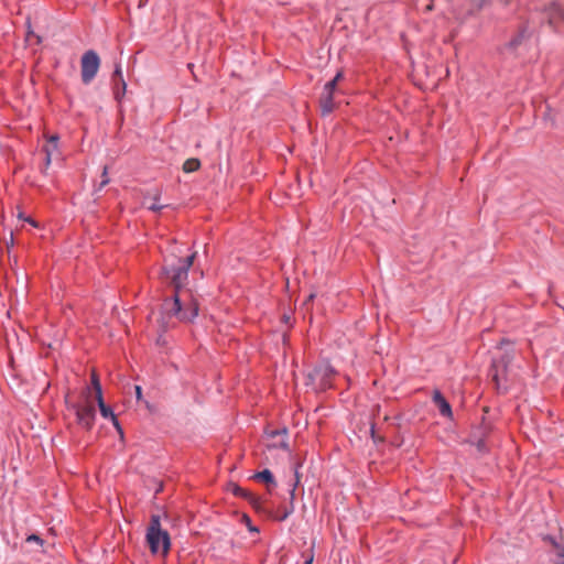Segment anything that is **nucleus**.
Instances as JSON below:
<instances>
[{"instance_id": "f257e3e1", "label": "nucleus", "mask_w": 564, "mask_h": 564, "mask_svg": "<svg viewBox=\"0 0 564 564\" xmlns=\"http://www.w3.org/2000/svg\"><path fill=\"white\" fill-rule=\"evenodd\" d=\"M197 252L194 251L185 258L172 254L166 257L162 267V276L174 289L171 299H166L163 308L169 316H175L180 322L192 323L198 316V299L188 289H184L188 279V271L193 265Z\"/></svg>"}, {"instance_id": "f03ea898", "label": "nucleus", "mask_w": 564, "mask_h": 564, "mask_svg": "<svg viewBox=\"0 0 564 564\" xmlns=\"http://www.w3.org/2000/svg\"><path fill=\"white\" fill-rule=\"evenodd\" d=\"M147 542L153 554L159 552L166 554L170 550V535L167 531L161 528L159 516L151 517L150 525L147 530Z\"/></svg>"}, {"instance_id": "7ed1b4c3", "label": "nucleus", "mask_w": 564, "mask_h": 564, "mask_svg": "<svg viewBox=\"0 0 564 564\" xmlns=\"http://www.w3.org/2000/svg\"><path fill=\"white\" fill-rule=\"evenodd\" d=\"M100 66V58L94 50L85 52L80 59L82 82L88 85L96 77Z\"/></svg>"}, {"instance_id": "20e7f679", "label": "nucleus", "mask_w": 564, "mask_h": 564, "mask_svg": "<svg viewBox=\"0 0 564 564\" xmlns=\"http://www.w3.org/2000/svg\"><path fill=\"white\" fill-rule=\"evenodd\" d=\"M72 409L75 412L77 424L86 431H90L95 424L96 409L89 402L75 403Z\"/></svg>"}, {"instance_id": "39448f33", "label": "nucleus", "mask_w": 564, "mask_h": 564, "mask_svg": "<svg viewBox=\"0 0 564 564\" xmlns=\"http://www.w3.org/2000/svg\"><path fill=\"white\" fill-rule=\"evenodd\" d=\"M111 84L115 99L120 102L127 91V83L123 78L120 63L115 65V70L111 76Z\"/></svg>"}, {"instance_id": "423d86ee", "label": "nucleus", "mask_w": 564, "mask_h": 564, "mask_svg": "<svg viewBox=\"0 0 564 564\" xmlns=\"http://www.w3.org/2000/svg\"><path fill=\"white\" fill-rule=\"evenodd\" d=\"M335 370L332 366L325 365L321 367L314 368V370L310 373V378L312 380L318 379L322 389L330 388V379L334 376Z\"/></svg>"}, {"instance_id": "0eeeda50", "label": "nucleus", "mask_w": 564, "mask_h": 564, "mask_svg": "<svg viewBox=\"0 0 564 564\" xmlns=\"http://www.w3.org/2000/svg\"><path fill=\"white\" fill-rule=\"evenodd\" d=\"M506 370H507V361H506L505 357H502L500 359L492 360V364L490 367V376H491L492 380L495 381L498 390L501 389L500 379L505 375Z\"/></svg>"}, {"instance_id": "6e6552de", "label": "nucleus", "mask_w": 564, "mask_h": 564, "mask_svg": "<svg viewBox=\"0 0 564 564\" xmlns=\"http://www.w3.org/2000/svg\"><path fill=\"white\" fill-rule=\"evenodd\" d=\"M432 401L438 408L440 414L444 417L452 419L453 411L448 401L444 398L441 391L435 390L432 395Z\"/></svg>"}, {"instance_id": "1a4fd4ad", "label": "nucleus", "mask_w": 564, "mask_h": 564, "mask_svg": "<svg viewBox=\"0 0 564 564\" xmlns=\"http://www.w3.org/2000/svg\"><path fill=\"white\" fill-rule=\"evenodd\" d=\"M300 482V474L297 467L295 468V480L290 489V506L284 508L283 512H280L279 516L275 517L278 521H284L294 512V498H295V489Z\"/></svg>"}, {"instance_id": "9d476101", "label": "nucleus", "mask_w": 564, "mask_h": 564, "mask_svg": "<svg viewBox=\"0 0 564 564\" xmlns=\"http://www.w3.org/2000/svg\"><path fill=\"white\" fill-rule=\"evenodd\" d=\"M232 494L237 497L245 498L256 510H260L261 501L260 498L248 491L247 489L234 485Z\"/></svg>"}, {"instance_id": "9b49d317", "label": "nucleus", "mask_w": 564, "mask_h": 564, "mask_svg": "<svg viewBox=\"0 0 564 564\" xmlns=\"http://www.w3.org/2000/svg\"><path fill=\"white\" fill-rule=\"evenodd\" d=\"M490 432H491L490 422H487L485 419H482V421L479 425L474 426L471 429L468 441L486 440L487 436L490 434Z\"/></svg>"}, {"instance_id": "f8f14e48", "label": "nucleus", "mask_w": 564, "mask_h": 564, "mask_svg": "<svg viewBox=\"0 0 564 564\" xmlns=\"http://www.w3.org/2000/svg\"><path fill=\"white\" fill-rule=\"evenodd\" d=\"M319 106L322 116H327L333 112L335 108L334 94L323 91L319 98Z\"/></svg>"}, {"instance_id": "ddd939ff", "label": "nucleus", "mask_w": 564, "mask_h": 564, "mask_svg": "<svg viewBox=\"0 0 564 564\" xmlns=\"http://www.w3.org/2000/svg\"><path fill=\"white\" fill-rule=\"evenodd\" d=\"M253 479L262 481V482L267 484L268 486H272V487L276 486V481H275L274 476L270 469H263L262 471L254 474Z\"/></svg>"}, {"instance_id": "4468645a", "label": "nucleus", "mask_w": 564, "mask_h": 564, "mask_svg": "<svg viewBox=\"0 0 564 564\" xmlns=\"http://www.w3.org/2000/svg\"><path fill=\"white\" fill-rule=\"evenodd\" d=\"M57 141H58L57 135L51 137L48 140V144L45 145L43 149L45 152V169H47L48 165L51 164L52 152L57 149Z\"/></svg>"}, {"instance_id": "2eb2a0df", "label": "nucleus", "mask_w": 564, "mask_h": 564, "mask_svg": "<svg viewBox=\"0 0 564 564\" xmlns=\"http://www.w3.org/2000/svg\"><path fill=\"white\" fill-rule=\"evenodd\" d=\"M527 28L523 26L519 30L518 34L514 35L507 44V46L510 48V50H516L519 45H521V43L523 42V40L527 37Z\"/></svg>"}, {"instance_id": "dca6fc26", "label": "nucleus", "mask_w": 564, "mask_h": 564, "mask_svg": "<svg viewBox=\"0 0 564 564\" xmlns=\"http://www.w3.org/2000/svg\"><path fill=\"white\" fill-rule=\"evenodd\" d=\"M96 401L101 416L105 419L115 420L116 414L113 413L112 409L105 403L104 398L97 399Z\"/></svg>"}, {"instance_id": "f3484780", "label": "nucleus", "mask_w": 564, "mask_h": 564, "mask_svg": "<svg viewBox=\"0 0 564 564\" xmlns=\"http://www.w3.org/2000/svg\"><path fill=\"white\" fill-rule=\"evenodd\" d=\"M200 167V161L195 158L187 159L183 164V171L185 173H192Z\"/></svg>"}, {"instance_id": "a211bd4d", "label": "nucleus", "mask_w": 564, "mask_h": 564, "mask_svg": "<svg viewBox=\"0 0 564 564\" xmlns=\"http://www.w3.org/2000/svg\"><path fill=\"white\" fill-rule=\"evenodd\" d=\"M341 77L343 73L338 72L332 80L325 84L323 91L334 94L336 85Z\"/></svg>"}, {"instance_id": "6ab92c4d", "label": "nucleus", "mask_w": 564, "mask_h": 564, "mask_svg": "<svg viewBox=\"0 0 564 564\" xmlns=\"http://www.w3.org/2000/svg\"><path fill=\"white\" fill-rule=\"evenodd\" d=\"M91 386H93V389L95 391L96 400L100 399V398H104L102 397V389H101L100 381L98 379V376L95 372L91 375Z\"/></svg>"}, {"instance_id": "aec40b11", "label": "nucleus", "mask_w": 564, "mask_h": 564, "mask_svg": "<svg viewBox=\"0 0 564 564\" xmlns=\"http://www.w3.org/2000/svg\"><path fill=\"white\" fill-rule=\"evenodd\" d=\"M470 444L475 445L479 453H486L488 451L486 440H475L468 441Z\"/></svg>"}, {"instance_id": "412c9836", "label": "nucleus", "mask_w": 564, "mask_h": 564, "mask_svg": "<svg viewBox=\"0 0 564 564\" xmlns=\"http://www.w3.org/2000/svg\"><path fill=\"white\" fill-rule=\"evenodd\" d=\"M25 541H26L28 543L35 542L36 544H39V546H43V544H44L43 539H42L40 535H37V534H30V535L25 539Z\"/></svg>"}, {"instance_id": "4be33fe9", "label": "nucleus", "mask_w": 564, "mask_h": 564, "mask_svg": "<svg viewBox=\"0 0 564 564\" xmlns=\"http://www.w3.org/2000/svg\"><path fill=\"white\" fill-rule=\"evenodd\" d=\"M288 434V429L286 427H283L281 430H273V431H270L268 432V436L271 437V438H275L276 436H280V435H286Z\"/></svg>"}, {"instance_id": "5701e85b", "label": "nucleus", "mask_w": 564, "mask_h": 564, "mask_svg": "<svg viewBox=\"0 0 564 564\" xmlns=\"http://www.w3.org/2000/svg\"><path fill=\"white\" fill-rule=\"evenodd\" d=\"M158 199H159V197H158V196H155V197H154V202H153V203L148 207L150 210H152V212H154V213H159V212H161V210L165 207L164 205H160V204H158V203H156V202H158Z\"/></svg>"}, {"instance_id": "b1692460", "label": "nucleus", "mask_w": 564, "mask_h": 564, "mask_svg": "<svg viewBox=\"0 0 564 564\" xmlns=\"http://www.w3.org/2000/svg\"><path fill=\"white\" fill-rule=\"evenodd\" d=\"M242 520L245 521V523H246V525L248 527V530H249L250 532H259V529H258L257 527L252 525V523H251V520H250L249 516L243 514V516H242Z\"/></svg>"}, {"instance_id": "393cba45", "label": "nucleus", "mask_w": 564, "mask_h": 564, "mask_svg": "<svg viewBox=\"0 0 564 564\" xmlns=\"http://www.w3.org/2000/svg\"><path fill=\"white\" fill-rule=\"evenodd\" d=\"M272 447L281 448L283 451H289V443H288L286 438H282L279 443H274L272 445Z\"/></svg>"}, {"instance_id": "a878e982", "label": "nucleus", "mask_w": 564, "mask_h": 564, "mask_svg": "<svg viewBox=\"0 0 564 564\" xmlns=\"http://www.w3.org/2000/svg\"><path fill=\"white\" fill-rule=\"evenodd\" d=\"M557 556L562 560L561 564H564V545L558 543V546L554 547Z\"/></svg>"}, {"instance_id": "bb28decb", "label": "nucleus", "mask_w": 564, "mask_h": 564, "mask_svg": "<svg viewBox=\"0 0 564 564\" xmlns=\"http://www.w3.org/2000/svg\"><path fill=\"white\" fill-rule=\"evenodd\" d=\"M108 183H109V178L107 176V166H105L104 172H102V180L99 184V189L102 188L104 186H106Z\"/></svg>"}, {"instance_id": "cd10ccee", "label": "nucleus", "mask_w": 564, "mask_h": 564, "mask_svg": "<svg viewBox=\"0 0 564 564\" xmlns=\"http://www.w3.org/2000/svg\"><path fill=\"white\" fill-rule=\"evenodd\" d=\"M543 540L547 543H550L553 547L558 546L557 540L552 535H546L543 538Z\"/></svg>"}, {"instance_id": "c85d7f7f", "label": "nucleus", "mask_w": 564, "mask_h": 564, "mask_svg": "<svg viewBox=\"0 0 564 564\" xmlns=\"http://www.w3.org/2000/svg\"><path fill=\"white\" fill-rule=\"evenodd\" d=\"M111 422H112L113 426L116 427V430L118 431V433H119L121 436H123V430H122V427H121V425H120V423H119V421H118L117 416H115V420H111Z\"/></svg>"}, {"instance_id": "c756f323", "label": "nucleus", "mask_w": 564, "mask_h": 564, "mask_svg": "<svg viewBox=\"0 0 564 564\" xmlns=\"http://www.w3.org/2000/svg\"><path fill=\"white\" fill-rule=\"evenodd\" d=\"M134 391H135L137 400H141L142 399V388L140 386H134Z\"/></svg>"}, {"instance_id": "7c9ffc66", "label": "nucleus", "mask_w": 564, "mask_h": 564, "mask_svg": "<svg viewBox=\"0 0 564 564\" xmlns=\"http://www.w3.org/2000/svg\"><path fill=\"white\" fill-rule=\"evenodd\" d=\"M314 297H315V294L311 293V294L308 295V297H307V300H306V302H305V303L313 301V299H314Z\"/></svg>"}, {"instance_id": "2f4dec72", "label": "nucleus", "mask_w": 564, "mask_h": 564, "mask_svg": "<svg viewBox=\"0 0 564 564\" xmlns=\"http://www.w3.org/2000/svg\"><path fill=\"white\" fill-rule=\"evenodd\" d=\"M370 431H371V435H372V437L375 438V425H371Z\"/></svg>"}, {"instance_id": "473e14b6", "label": "nucleus", "mask_w": 564, "mask_h": 564, "mask_svg": "<svg viewBox=\"0 0 564 564\" xmlns=\"http://www.w3.org/2000/svg\"><path fill=\"white\" fill-rule=\"evenodd\" d=\"M305 564H313V557L305 561Z\"/></svg>"}]
</instances>
